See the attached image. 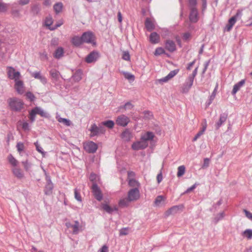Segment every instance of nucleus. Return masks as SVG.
I'll use <instances>...</instances> for the list:
<instances>
[{
  "instance_id": "nucleus-52",
  "label": "nucleus",
  "mask_w": 252,
  "mask_h": 252,
  "mask_svg": "<svg viewBox=\"0 0 252 252\" xmlns=\"http://www.w3.org/2000/svg\"><path fill=\"white\" fill-rule=\"evenodd\" d=\"M163 197L162 196H158L155 199V203L156 205H159L162 201H163Z\"/></svg>"
},
{
  "instance_id": "nucleus-39",
  "label": "nucleus",
  "mask_w": 252,
  "mask_h": 252,
  "mask_svg": "<svg viewBox=\"0 0 252 252\" xmlns=\"http://www.w3.org/2000/svg\"><path fill=\"white\" fill-rule=\"evenodd\" d=\"M243 235L248 239H251L252 238V229H247L245 230L243 232Z\"/></svg>"
},
{
  "instance_id": "nucleus-15",
  "label": "nucleus",
  "mask_w": 252,
  "mask_h": 252,
  "mask_svg": "<svg viewBox=\"0 0 252 252\" xmlns=\"http://www.w3.org/2000/svg\"><path fill=\"white\" fill-rule=\"evenodd\" d=\"M53 19L51 16H47L45 20L44 25L48 28V29L53 31L57 29L58 27L61 26L62 24H57L53 27H51V25L53 23Z\"/></svg>"
},
{
  "instance_id": "nucleus-48",
  "label": "nucleus",
  "mask_w": 252,
  "mask_h": 252,
  "mask_svg": "<svg viewBox=\"0 0 252 252\" xmlns=\"http://www.w3.org/2000/svg\"><path fill=\"white\" fill-rule=\"evenodd\" d=\"M133 105L129 102L126 103L124 106H121L120 109L124 108L125 110H130L133 108Z\"/></svg>"
},
{
  "instance_id": "nucleus-64",
  "label": "nucleus",
  "mask_w": 252,
  "mask_h": 252,
  "mask_svg": "<svg viewBox=\"0 0 252 252\" xmlns=\"http://www.w3.org/2000/svg\"><path fill=\"white\" fill-rule=\"evenodd\" d=\"M128 179H133V178L135 176V173L133 171H128L127 173Z\"/></svg>"
},
{
  "instance_id": "nucleus-42",
  "label": "nucleus",
  "mask_w": 252,
  "mask_h": 252,
  "mask_svg": "<svg viewBox=\"0 0 252 252\" xmlns=\"http://www.w3.org/2000/svg\"><path fill=\"white\" fill-rule=\"evenodd\" d=\"M185 172V167L184 165H181L178 168L177 176L181 177Z\"/></svg>"
},
{
  "instance_id": "nucleus-29",
  "label": "nucleus",
  "mask_w": 252,
  "mask_h": 252,
  "mask_svg": "<svg viewBox=\"0 0 252 252\" xmlns=\"http://www.w3.org/2000/svg\"><path fill=\"white\" fill-rule=\"evenodd\" d=\"M12 172L14 176L16 177L17 178L21 179L24 177V173L22 171L16 167H14L12 169Z\"/></svg>"
},
{
  "instance_id": "nucleus-36",
  "label": "nucleus",
  "mask_w": 252,
  "mask_h": 252,
  "mask_svg": "<svg viewBox=\"0 0 252 252\" xmlns=\"http://www.w3.org/2000/svg\"><path fill=\"white\" fill-rule=\"evenodd\" d=\"M123 74H124L125 78L128 80L129 82H131L134 81L135 77L132 74L127 72H123Z\"/></svg>"
},
{
  "instance_id": "nucleus-21",
  "label": "nucleus",
  "mask_w": 252,
  "mask_h": 252,
  "mask_svg": "<svg viewBox=\"0 0 252 252\" xmlns=\"http://www.w3.org/2000/svg\"><path fill=\"white\" fill-rule=\"evenodd\" d=\"M179 70L178 69L171 71L167 76L160 79L159 80V82H167L169 80L171 79L173 77H174L179 72Z\"/></svg>"
},
{
  "instance_id": "nucleus-5",
  "label": "nucleus",
  "mask_w": 252,
  "mask_h": 252,
  "mask_svg": "<svg viewBox=\"0 0 252 252\" xmlns=\"http://www.w3.org/2000/svg\"><path fill=\"white\" fill-rule=\"evenodd\" d=\"M83 42L91 44L93 45H96L95 37L94 34L91 32H87L82 34Z\"/></svg>"
},
{
  "instance_id": "nucleus-22",
  "label": "nucleus",
  "mask_w": 252,
  "mask_h": 252,
  "mask_svg": "<svg viewBox=\"0 0 252 252\" xmlns=\"http://www.w3.org/2000/svg\"><path fill=\"white\" fill-rule=\"evenodd\" d=\"M165 48L170 52H173L176 50V44L175 42L171 40H167L165 42Z\"/></svg>"
},
{
  "instance_id": "nucleus-8",
  "label": "nucleus",
  "mask_w": 252,
  "mask_h": 252,
  "mask_svg": "<svg viewBox=\"0 0 252 252\" xmlns=\"http://www.w3.org/2000/svg\"><path fill=\"white\" fill-rule=\"evenodd\" d=\"M242 15V12L241 11H238L236 14L234 16L232 17L228 21V24L226 25L225 28V30L229 32L230 31L234 25L235 24L237 18L241 17Z\"/></svg>"
},
{
  "instance_id": "nucleus-34",
  "label": "nucleus",
  "mask_w": 252,
  "mask_h": 252,
  "mask_svg": "<svg viewBox=\"0 0 252 252\" xmlns=\"http://www.w3.org/2000/svg\"><path fill=\"white\" fill-rule=\"evenodd\" d=\"M50 74L55 81H57L60 76L59 72L55 69H52L50 71Z\"/></svg>"
},
{
  "instance_id": "nucleus-24",
  "label": "nucleus",
  "mask_w": 252,
  "mask_h": 252,
  "mask_svg": "<svg viewBox=\"0 0 252 252\" xmlns=\"http://www.w3.org/2000/svg\"><path fill=\"white\" fill-rule=\"evenodd\" d=\"M82 71L78 69L76 70L72 76L71 79L76 82L80 81L82 79Z\"/></svg>"
},
{
  "instance_id": "nucleus-49",
  "label": "nucleus",
  "mask_w": 252,
  "mask_h": 252,
  "mask_svg": "<svg viewBox=\"0 0 252 252\" xmlns=\"http://www.w3.org/2000/svg\"><path fill=\"white\" fill-rule=\"evenodd\" d=\"M8 8V4L3 3L0 2V12H4L6 11Z\"/></svg>"
},
{
  "instance_id": "nucleus-47",
  "label": "nucleus",
  "mask_w": 252,
  "mask_h": 252,
  "mask_svg": "<svg viewBox=\"0 0 252 252\" xmlns=\"http://www.w3.org/2000/svg\"><path fill=\"white\" fill-rule=\"evenodd\" d=\"M165 53L164 49L162 47L157 48L155 51V55L159 56Z\"/></svg>"
},
{
  "instance_id": "nucleus-3",
  "label": "nucleus",
  "mask_w": 252,
  "mask_h": 252,
  "mask_svg": "<svg viewBox=\"0 0 252 252\" xmlns=\"http://www.w3.org/2000/svg\"><path fill=\"white\" fill-rule=\"evenodd\" d=\"M6 72L8 78L16 82L21 79L22 76L19 71H16V69L12 66L6 67Z\"/></svg>"
},
{
  "instance_id": "nucleus-31",
  "label": "nucleus",
  "mask_w": 252,
  "mask_h": 252,
  "mask_svg": "<svg viewBox=\"0 0 252 252\" xmlns=\"http://www.w3.org/2000/svg\"><path fill=\"white\" fill-rule=\"evenodd\" d=\"M35 112L36 114L40 115L41 117H47L48 114L47 112H45L42 109L39 107H36L34 108Z\"/></svg>"
},
{
  "instance_id": "nucleus-11",
  "label": "nucleus",
  "mask_w": 252,
  "mask_h": 252,
  "mask_svg": "<svg viewBox=\"0 0 252 252\" xmlns=\"http://www.w3.org/2000/svg\"><path fill=\"white\" fill-rule=\"evenodd\" d=\"M129 122V118L125 115L118 116L116 120V124L122 126H126Z\"/></svg>"
},
{
  "instance_id": "nucleus-56",
  "label": "nucleus",
  "mask_w": 252,
  "mask_h": 252,
  "mask_svg": "<svg viewBox=\"0 0 252 252\" xmlns=\"http://www.w3.org/2000/svg\"><path fill=\"white\" fill-rule=\"evenodd\" d=\"M26 95L32 101H33L35 99L34 94L30 92L27 93Z\"/></svg>"
},
{
  "instance_id": "nucleus-45",
  "label": "nucleus",
  "mask_w": 252,
  "mask_h": 252,
  "mask_svg": "<svg viewBox=\"0 0 252 252\" xmlns=\"http://www.w3.org/2000/svg\"><path fill=\"white\" fill-rule=\"evenodd\" d=\"M36 115L34 109L30 112L29 119L32 123L35 121V115Z\"/></svg>"
},
{
  "instance_id": "nucleus-40",
  "label": "nucleus",
  "mask_w": 252,
  "mask_h": 252,
  "mask_svg": "<svg viewBox=\"0 0 252 252\" xmlns=\"http://www.w3.org/2000/svg\"><path fill=\"white\" fill-rule=\"evenodd\" d=\"M101 206L103 209L109 214H112L113 209L107 204H102Z\"/></svg>"
},
{
  "instance_id": "nucleus-9",
  "label": "nucleus",
  "mask_w": 252,
  "mask_h": 252,
  "mask_svg": "<svg viewBox=\"0 0 252 252\" xmlns=\"http://www.w3.org/2000/svg\"><path fill=\"white\" fill-rule=\"evenodd\" d=\"M148 146V142L144 141L142 138L139 141L134 142L131 148L133 150L138 151L139 150L144 149Z\"/></svg>"
},
{
  "instance_id": "nucleus-28",
  "label": "nucleus",
  "mask_w": 252,
  "mask_h": 252,
  "mask_svg": "<svg viewBox=\"0 0 252 252\" xmlns=\"http://www.w3.org/2000/svg\"><path fill=\"white\" fill-rule=\"evenodd\" d=\"M150 42L152 43L156 44L159 42V35L155 32H152L150 36Z\"/></svg>"
},
{
  "instance_id": "nucleus-46",
  "label": "nucleus",
  "mask_w": 252,
  "mask_h": 252,
  "mask_svg": "<svg viewBox=\"0 0 252 252\" xmlns=\"http://www.w3.org/2000/svg\"><path fill=\"white\" fill-rule=\"evenodd\" d=\"M89 179L91 181H92V182H93V184L94 183H95V184H96V182L97 181L99 180V177L95 174H94V173H92L90 176V177H89Z\"/></svg>"
},
{
  "instance_id": "nucleus-25",
  "label": "nucleus",
  "mask_w": 252,
  "mask_h": 252,
  "mask_svg": "<svg viewBox=\"0 0 252 252\" xmlns=\"http://www.w3.org/2000/svg\"><path fill=\"white\" fill-rule=\"evenodd\" d=\"M227 117V115L225 113L220 114L219 120L216 123V124L217 129L219 128L226 121Z\"/></svg>"
},
{
  "instance_id": "nucleus-51",
  "label": "nucleus",
  "mask_w": 252,
  "mask_h": 252,
  "mask_svg": "<svg viewBox=\"0 0 252 252\" xmlns=\"http://www.w3.org/2000/svg\"><path fill=\"white\" fill-rule=\"evenodd\" d=\"M74 196L75 198L78 201H82V197L81 196L80 192L78 191V190L76 189L74 190Z\"/></svg>"
},
{
  "instance_id": "nucleus-61",
  "label": "nucleus",
  "mask_w": 252,
  "mask_h": 252,
  "mask_svg": "<svg viewBox=\"0 0 252 252\" xmlns=\"http://www.w3.org/2000/svg\"><path fill=\"white\" fill-rule=\"evenodd\" d=\"M35 146H36V149L37 150V151L41 153L42 154H44V152L43 151V149L42 148V147L38 144L37 142H35L34 143Z\"/></svg>"
},
{
  "instance_id": "nucleus-32",
  "label": "nucleus",
  "mask_w": 252,
  "mask_h": 252,
  "mask_svg": "<svg viewBox=\"0 0 252 252\" xmlns=\"http://www.w3.org/2000/svg\"><path fill=\"white\" fill-rule=\"evenodd\" d=\"M18 124L22 126V127L24 131H29L30 130V126L27 122L19 121L18 122Z\"/></svg>"
},
{
  "instance_id": "nucleus-7",
  "label": "nucleus",
  "mask_w": 252,
  "mask_h": 252,
  "mask_svg": "<svg viewBox=\"0 0 252 252\" xmlns=\"http://www.w3.org/2000/svg\"><path fill=\"white\" fill-rule=\"evenodd\" d=\"M127 197L131 202H134L140 198L139 190L138 188L130 189L127 192Z\"/></svg>"
},
{
  "instance_id": "nucleus-23",
  "label": "nucleus",
  "mask_w": 252,
  "mask_h": 252,
  "mask_svg": "<svg viewBox=\"0 0 252 252\" xmlns=\"http://www.w3.org/2000/svg\"><path fill=\"white\" fill-rule=\"evenodd\" d=\"M245 80L243 79L239 82L238 83L234 85L232 91V94H235L240 89V88L245 84Z\"/></svg>"
},
{
  "instance_id": "nucleus-57",
  "label": "nucleus",
  "mask_w": 252,
  "mask_h": 252,
  "mask_svg": "<svg viewBox=\"0 0 252 252\" xmlns=\"http://www.w3.org/2000/svg\"><path fill=\"white\" fill-rule=\"evenodd\" d=\"M128 233V229L127 228H123L120 230V235H126Z\"/></svg>"
},
{
  "instance_id": "nucleus-30",
  "label": "nucleus",
  "mask_w": 252,
  "mask_h": 252,
  "mask_svg": "<svg viewBox=\"0 0 252 252\" xmlns=\"http://www.w3.org/2000/svg\"><path fill=\"white\" fill-rule=\"evenodd\" d=\"M63 55V48L61 47H58L54 54V57L56 59H60Z\"/></svg>"
},
{
  "instance_id": "nucleus-16",
  "label": "nucleus",
  "mask_w": 252,
  "mask_h": 252,
  "mask_svg": "<svg viewBox=\"0 0 252 252\" xmlns=\"http://www.w3.org/2000/svg\"><path fill=\"white\" fill-rule=\"evenodd\" d=\"M89 130L91 132V136H94L103 132L102 127L97 126L95 124L91 126Z\"/></svg>"
},
{
  "instance_id": "nucleus-54",
  "label": "nucleus",
  "mask_w": 252,
  "mask_h": 252,
  "mask_svg": "<svg viewBox=\"0 0 252 252\" xmlns=\"http://www.w3.org/2000/svg\"><path fill=\"white\" fill-rule=\"evenodd\" d=\"M210 164V159L208 158H205L204 159L203 164L202 166V168H207Z\"/></svg>"
},
{
  "instance_id": "nucleus-43",
  "label": "nucleus",
  "mask_w": 252,
  "mask_h": 252,
  "mask_svg": "<svg viewBox=\"0 0 252 252\" xmlns=\"http://www.w3.org/2000/svg\"><path fill=\"white\" fill-rule=\"evenodd\" d=\"M102 125L106 126V127L112 128L113 127L114 125V123L113 121L108 120L106 121H104L102 123Z\"/></svg>"
},
{
  "instance_id": "nucleus-17",
  "label": "nucleus",
  "mask_w": 252,
  "mask_h": 252,
  "mask_svg": "<svg viewBox=\"0 0 252 252\" xmlns=\"http://www.w3.org/2000/svg\"><path fill=\"white\" fill-rule=\"evenodd\" d=\"M131 201L127 197L121 198L118 202V206L120 208H125L128 207Z\"/></svg>"
},
{
  "instance_id": "nucleus-14",
  "label": "nucleus",
  "mask_w": 252,
  "mask_h": 252,
  "mask_svg": "<svg viewBox=\"0 0 252 252\" xmlns=\"http://www.w3.org/2000/svg\"><path fill=\"white\" fill-rule=\"evenodd\" d=\"M14 89L18 94H23L25 92L24 82L21 79L15 82Z\"/></svg>"
},
{
  "instance_id": "nucleus-4",
  "label": "nucleus",
  "mask_w": 252,
  "mask_h": 252,
  "mask_svg": "<svg viewBox=\"0 0 252 252\" xmlns=\"http://www.w3.org/2000/svg\"><path fill=\"white\" fill-rule=\"evenodd\" d=\"M65 226L68 232L73 234H77L79 232L80 226L78 221H74L72 222H66Z\"/></svg>"
},
{
  "instance_id": "nucleus-10",
  "label": "nucleus",
  "mask_w": 252,
  "mask_h": 252,
  "mask_svg": "<svg viewBox=\"0 0 252 252\" xmlns=\"http://www.w3.org/2000/svg\"><path fill=\"white\" fill-rule=\"evenodd\" d=\"M85 150L89 153H94L97 149V145L93 141H89L84 144Z\"/></svg>"
},
{
  "instance_id": "nucleus-18",
  "label": "nucleus",
  "mask_w": 252,
  "mask_h": 252,
  "mask_svg": "<svg viewBox=\"0 0 252 252\" xmlns=\"http://www.w3.org/2000/svg\"><path fill=\"white\" fill-rule=\"evenodd\" d=\"M189 20L193 23H196L198 21V11L196 8H190Z\"/></svg>"
},
{
  "instance_id": "nucleus-38",
  "label": "nucleus",
  "mask_w": 252,
  "mask_h": 252,
  "mask_svg": "<svg viewBox=\"0 0 252 252\" xmlns=\"http://www.w3.org/2000/svg\"><path fill=\"white\" fill-rule=\"evenodd\" d=\"M8 159L10 163L13 166L16 167L18 164V161L11 155L8 156Z\"/></svg>"
},
{
  "instance_id": "nucleus-13",
  "label": "nucleus",
  "mask_w": 252,
  "mask_h": 252,
  "mask_svg": "<svg viewBox=\"0 0 252 252\" xmlns=\"http://www.w3.org/2000/svg\"><path fill=\"white\" fill-rule=\"evenodd\" d=\"M99 57V55L97 52L93 51L86 56L85 61L88 63H94L97 60Z\"/></svg>"
},
{
  "instance_id": "nucleus-58",
  "label": "nucleus",
  "mask_w": 252,
  "mask_h": 252,
  "mask_svg": "<svg viewBox=\"0 0 252 252\" xmlns=\"http://www.w3.org/2000/svg\"><path fill=\"white\" fill-rule=\"evenodd\" d=\"M122 58L126 61H129L130 60V55L128 52H124Z\"/></svg>"
},
{
  "instance_id": "nucleus-55",
  "label": "nucleus",
  "mask_w": 252,
  "mask_h": 252,
  "mask_svg": "<svg viewBox=\"0 0 252 252\" xmlns=\"http://www.w3.org/2000/svg\"><path fill=\"white\" fill-rule=\"evenodd\" d=\"M189 3L190 8H195L197 4V0H189Z\"/></svg>"
},
{
  "instance_id": "nucleus-26",
  "label": "nucleus",
  "mask_w": 252,
  "mask_h": 252,
  "mask_svg": "<svg viewBox=\"0 0 252 252\" xmlns=\"http://www.w3.org/2000/svg\"><path fill=\"white\" fill-rule=\"evenodd\" d=\"M154 137V134L153 132L148 131L145 134L142 135L141 138L144 141L148 142V141L153 140Z\"/></svg>"
},
{
  "instance_id": "nucleus-44",
  "label": "nucleus",
  "mask_w": 252,
  "mask_h": 252,
  "mask_svg": "<svg viewBox=\"0 0 252 252\" xmlns=\"http://www.w3.org/2000/svg\"><path fill=\"white\" fill-rule=\"evenodd\" d=\"M225 214L224 213L221 212L218 214L214 218V221L215 223H217L220 220L222 219L224 217Z\"/></svg>"
},
{
  "instance_id": "nucleus-35",
  "label": "nucleus",
  "mask_w": 252,
  "mask_h": 252,
  "mask_svg": "<svg viewBox=\"0 0 252 252\" xmlns=\"http://www.w3.org/2000/svg\"><path fill=\"white\" fill-rule=\"evenodd\" d=\"M128 185L129 186L133 187L134 188H138L140 186V184L134 179H128Z\"/></svg>"
},
{
  "instance_id": "nucleus-59",
  "label": "nucleus",
  "mask_w": 252,
  "mask_h": 252,
  "mask_svg": "<svg viewBox=\"0 0 252 252\" xmlns=\"http://www.w3.org/2000/svg\"><path fill=\"white\" fill-rule=\"evenodd\" d=\"M64 125L66 126H70L71 127L74 126L73 124L70 120L65 118H64Z\"/></svg>"
},
{
  "instance_id": "nucleus-60",
  "label": "nucleus",
  "mask_w": 252,
  "mask_h": 252,
  "mask_svg": "<svg viewBox=\"0 0 252 252\" xmlns=\"http://www.w3.org/2000/svg\"><path fill=\"white\" fill-rule=\"evenodd\" d=\"M32 11L34 13L37 14L40 11V7L38 5H34L32 7Z\"/></svg>"
},
{
  "instance_id": "nucleus-53",
  "label": "nucleus",
  "mask_w": 252,
  "mask_h": 252,
  "mask_svg": "<svg viewBox=\"0 0 252 252\" xmlns=\"http://www.w3.org/2000/svg\"><path fill=\"white\" fill-rule=\"evenodd\" d=\"M16 147L17 148L18 151L20 153L24 150V145L23 143L18 142L17 144Z\"/></svg>"
},
{
  "instance_id": "nucleus-6",
  "label": "nucleus",
  "mask_w": 252,
  "mask_h": 252,
  "mask_svg": "<svg viewBox=\"0 0 252 252\" xmlns=\"http://www.w3.org/2000/svg\"><path fill=\"white\" fill-rule=\"evenodd\" d=\"M41 168L42 169V170L45 174V175L46 176V180L47 181V184L46 185L45 189H44L45 193L47 195H50L52 192V190L53 189V185L52 183L51 182L50 178L49 176L48 175V174H47V172L46 171V170L42 166H41Z\"/></svg>"
},
{
  "instance_id": "nucleus-27",
  "label": "nucleus",
  "mask_w": 252,
  "mask_h": 252,
  "mask_svg": "<svg viewBox=\"0 0 252 252\" xmlns=\"http://www.w3.org/2000/svg\"><path fill=\"white\" fill-rule=\"evenodd\" d=\"M72 44L75 46H79L81 45L83 42L82 36L79 37L78 36H74L71 40Z\"/></svg>"
},
{
  "instance_id": "nucleus-1",
  "label": "nucleus",
  "mask_w": 252,
  "mask_h": 252,
  "mask_svg": "<svg viewBox=\"0 0 252 252\" xmlns=\"http://www.w3.org/2000/svg\"><path fill=\"white\" fill-rule=\"evenodd\" d=\"M198 67H196L192 73L189 75L184 83L181 87L180 92L183 94H187L191 89L194 81V79L197 73Z\"/></svg>"
},
{
  "instance_id": "nucleus-12",
  "label": "nucleus",
  "mask_w": 252,
  "mask_h": 252,
  "mask_svg": "<svg viewBox=\"0 0 252 252\" xmlns=\"http://www.w3.org/2000/svg\"><path fill=\"white\" fill-rule=\"evenodd\" d=\"M92 192L94 197L98 201H101L102 199L103 196L99 188L97 186V184L94 183L92 186Z\"/></svg>"
},
{
  "instance_id": "nucleus-19",
  "label": "nucleus",
  "mask_w": 252,
  "mask_h": 252,
  "mask_svg": "<svg viewBox=\"0 0 252 252\" xmlns=\"http://www.w3.org/2000/svg\"><path fill=\"white\" fill-rule=\"evenodd\" d=\"M31 75L34 78L39 79L41 83H42L43 84L45 85L46 84V78L44 76L42 75L40 71L31 72Z\"/></svg>"
},
{
  "instance_id": "nucleus-41",
  "label": "nucleus",
  "mask_w": 252,
  "mask_h": 252,
  "mask_svg": "<svg viewBox=\"0 0 252 252\" xmlns=\"http://www.w3.org/2000/svg\"><path fill=\"white\" fill-rule=\"evenodd\" d=\"M63 9V4L61 2L56 3L54 6V9L56 13H58L62 11Z\"/></svg>"
},
{
  "instance_id": "nucleus-20",
  "label": "nucleus",
  "mask_w": 252,
  "mask_h": 252,
  "mask_svg": "<svg viewBox=\"0 0 252 252\" xmlns=\"http://www.w3.org/2000/svg\"><path fill=\"white\" fill-rule=\"evenodd\" d=\"M132 132L128 129H126L121 134L122 139L125 141H129L132 138Z\"/></svg>"
},
{
  "instance_id": "nucleus-63",
  "label": "nucleus",
  "mask_w": 252,
  "mask_h": 252,
  "mask_svg": "<svg viewBox=\"0 0 252 252\" xmlns=\"http://www.w3.org/2000/svg\"><path fill=\"white\" fill-rule=\"evenodd\" d=\"M144 118L146 119H150L152 117V114L149 111L144 112Z\"/></svg>"
},
{
  "instance_id": "nucleus-50",
  "label": "nucleus",
  "mask_w": 252,
  "mask_h": 252,
  "mask_svg": "<svg viewBox=\"0 0 252 252\" xmlns=\"http://www.w3.org/2000/svg\"><path fill=\"white\" fill-rule=\"evenodd\" d=\"M22 163L24 165L25 170L28 171L31 168V166H32L31 163L29 162L27 160L22 161Z\"/></svg>"
},
{
  "instance_id": "nucleus-2",
  "label": "nucleus",
  "mask_w": 252,
  "mask_h": 252,
  "mask_svg": "<svg viewBox=\"0 0 252 252\" xmlns=\"http://www.w3.org/2000/svg\"><path fill=\"white\" fill-rule=\"evenodd\" d=\"M7 102L10 108L13 111H19L23 108L24 102L18 98H9L7 100Z\"/></svg>"
},
{
  "instance_id": "nucleus-37",
  "label": "nucleus",
  "mask_w": 252,
  "mask_h": 252,
  "mask_svg": "<svg viewBox=\"0 0 252 252\" xmlns=\"http://www.w3.org/2000/svg\"><path fill=\"white\" fill-rule=\"evenodd\" d=\"M206 129V125H205L204 126H203L202 128V129L200 130L196 135L195 136H194V137L193 138L192 141H195L196 140H197V139L200 137V136H201L203 134V133L204 132V131H205Z\"/></svg>"
},
{
  "instance_id": "nucleus-62",
  "label": "nucleus",
  "mask_w": 252,
  "mask_h": 252,
  "mask_svg": "<svg viewBox=\"0 0 252 252\" xmlns=\"http://www.w3.org/2000/svg\"><path fill=\"white\" fill-rule=\"evenodd\" d=\"M244 212L246 216L250 220H252V213L247 211V210H244Z\"/></svg>"
},
{
  "instance_id": "nucleus-33",
  "label": "nucleus",
  "mask_w": 252,
  "mask_h": 252,
  "mask_svg": "<svg viewBox=\"0 0 252 252\" xmlns=\"http://www.w3.org/2000/svg\"><path fill=\"white\" fill-rule=\"evenodd\" d=\"M145 27L149 31H152L154 28V26L153 23L149 18H147L146 20Z\"/></svg>"
}]
</instances>
